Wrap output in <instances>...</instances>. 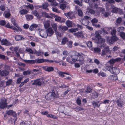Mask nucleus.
Returning a JSON list of instances; mask_svg holds the SVG:
<instances>
[{
	"label": "nucleus",
	"mask_w": 125,
	"mask_h": 125,
	"mask_svg": "<svg viewBox=\"0 0 125 125\" xmlns=\"http://www.w3.org/2000/svg\"><path fill=\"white\" fill-rule=\"evenodd\" d=\"M5 9V6L2 5L0 6V10L2 11H4Z\"/></svg>",
	"instance_id": "3c124183"
},
{
	"label": "nucleus",
	"mask_w": 125,
	"mask_h": 125,
	"mask_svg": "<svg viewBox=\"0 0 125 125\" xmlns=\"http://www.w3.org/2000/svg\"><path fill=\"white\" fill-rule=\"evenodd\" d=\"M26 18L28 21L30 20L33 18V16L31 15L27 14L25 16Z\"/></svg>",
	"instance_id": "cd10ccee"
},
{
	"label": "nucleus",
	"mask_w": 125,
	"mask_h": 125,
	"mask_svg": "<svg viewBox=\"0 0 125 125\" xmlns=\"http://www.w3.org/2000/svg\"><path fill=\"white\" fill-rule=\"evenodd\" d=\"M120 70L114 67H112L111 69L110 72L112 73L117 74L120 72Z\"/></svg>",
	"instance_id": "1a4fd4ad"
},
{
	"label": "nucleus",
	"mask_w": 125,
	"mask_h": 125,
	"mask_svg": "<svg viewBox=\"0 0 125 125\" xmlns=\"http://www.w3.org/2000/svg\"><path fill=\"white\" fill-rule=\"evenodd\" d=\"M42 14L43 16L47 18H52V17L51 16L49 15L48 13L46 12H42Z\"/></svg>",
	"instance_id": "e433bc0d"
},
{
	"label": "nucleus",
	"mask_w": 125,
	"mask_h": 125,
	"mask_svg": "<svg viewBox=\"0 0 125 125\" xmlns=\"http://www.w3.org/2000/svg\"><path fill=\"white\" fill-rule=\"evenodd\" d=\"M19 49L18 46H16V47H11L10 48V49L11 51H15L17 52L18 50Z\"/></svg>",
	"instance_id": "393cba45"
},
{
	"label": "nucleus",
	"mask_w": 125,
	"mask_h": 125,
	"mask_svg": "<svg viewBox=\"0 0 125 125\" xmlns=\"http://www.w3.org/2000/svg\"><path fill=\"white\" fill-rule=\"evenodd\" d=\"M28 12V11L26 10L22 9L20 10L19 12L21 14L24 15L27 13Z\"/></svg>",
	"instance_id": "bb28decb"
},
{
	"label": "nucleus",
	"mask_w": 125,
	"mask_h": 125,
	"mask_svg": "<svg viewBox=\"0 0 125 125\" xmlns=\"http://www.w3.org/2000/svg\"><path fill=\"white\" fill-rule=\"evenodd\" d=\"M101 50L98 48H94V51L95 52L97 53H98L100 52Z\"/></svg>",
	"instance_id": "13d9d810"
},
{
	"label": "nucleus",
	"mask_w": 125,
	"mask_h": 125,
	"mask_svg": "<svg viewBox=\"0 0 125 125\" xmlns=\"http://www.w3.org/2000/svg\"><path fill=\"white\" fill-rule=\"evenodd\" d=\"M55 94L54 92H50L46 95L45 98L46 100H50L55 97Z\"/></svg>",
	"instance_id": "39448f33"
},
{
	"label": "nucleus",
	"mask_w": 125,
	"mask_h": 125,
	"mask_svg": "<svg viewBox=\"0 0 125 125\" xmlns=\"http://www.w3.org/2000/svg\"><path fill=\"white\" fill-rule=\"evenodd\" d=\"M52 25L54 31H56L57 30V26L56 24H52Z\"/></svg>",
	"instance_id": "680f3d73"
},
{
	"label": "nucleus",
	"mask_w": 125,
	"mask_h": 125,
	"mask_svg": "<svg viewBox=\"0 0 125 125\" xmlns=\"http://www.w3.org/2000/svg\"><path fill=\"white\" fill-rule=\"evenodd\" d=\"M102 1L106 2L109 3H112L114 2L115 1L114 0H102Z\"/></svg>",
	"instance_id": "49530a36"
},
{
	"label": "nucleus",
	"mask_w": 125,
	"mask_h": 125,
	"mask_svg": "<svg viewBox=\"0 0 125 125\" xmlns=\"http://www.w3.org/2000/svg\"><path fill=\"white\" fill-rule=\"evenodd\" d=\"M67 25L69 27H71L73 26L72 22L69 21H67L66 22Z\"/></svg>",
	"instance_id": "b1692460"
},
{
	"label": "nucleus",
	"mask_w": 125,
	"mask_h": 125,
	"mask_svg": "<svg viewBox=\"0 0 125 125\" xmlns=\"http://www.w3.org/2000/svg\"><path fill=\"white\" fill-rule=\"evenodd\" d=\"M40 35L42 37L46 38L48 36V34L45 30L42 29L39 30Z\"/></svg>",
	"instance_id": "423d86ee"
},
{
	"label": "nucleus",
	"mask_w": 125,
	"mask_h": 125,
	"mask_svg": "<svg viewBox=\"0 0 125 125\" xmlns=\"http://www.w3.org/2000/svg\"><path fill=\"white\" fill-rule=\"evenodd\" d=\"M22 78V77H20L18 78L17 80V83L18 84L20 83L21 82Z\"/></svg>",
	"instance_id": "774afa93"
},
{
	"label": "nucleus",
	"mask_w": 125,
	"mask_h": 125,
	"mask_svg": "<svg viewBox=\"0 0 125 125\" xmlns=\"http://www.w3.org/2000/svg\"><path fill=\"white\" fill-rule=\"evenodd\" d=\"M1 44L2 45L9 46L11 45V43L6 39H3L1 41Z\"/></svg>",
	"instance_id": "9b49d317"
},
{
	"label": "nucleus",
	"mask_w": 125,
	"mask_h": 125,
	"mask_svg": "<svg viewBox=\"0 0 125 125\" xmlns=\"http://www.w3.org/2000/svg\"><path fill=\"white\" fill-rule=\"evenodd\" d=\"M31 13L37 17H38L39 16V14L38 12L36 10L32 11Z\"/></svg>",
	"instance_id": "72a5a7b5"
},
{
	"label": "nucleus",
	"mask_w": 125,
	"mask_h": 125,
	"mask_svg": "<svg viewBox=\"0 0 125 125\" xmlns=\"http://www.w3.org/2000/svg\"><path fill=\"white\" fill-rule=\"evenodd\" d=\"M58 29L59 31L62 33L64 31L67 30L68 29V28L67 26H62L60 25L58 26Z\"/></svg>",
	"instance_id": "0eeeda50"
},
{
	"label": "nucleus",
	"mask_w": 125,
	"mask_h": 125,
	"mask_svg": "<svg viewBox=\"0 0 125 125\" xmlns=\"http://www.w3.org/2000/svg\"><path fill=\"white\" fill-rule=\"evenodd\" d=\"M65 15L69 19H72L75 18L73 13L72 12H69L64 13Z\"/></svg>",
	"instance_id": "9d476101"
},
{
	"label": "nucleus",
	"mask_w": 125,
	"mask_h": 125,
	"mask_svg": "<svg viewBox=\"0 0 125 125\" xmlns=\"http://www.w3.org/2000/svg\"><path fill=\"white\" fill-rule=\"evenodd\" d=\"M79 29L77 28H73L69 30V31L71 32H76L78 31Z\"/></svg>",
	"instance_id": "7c9ffc66"
},
{
	"label": "nucleus",
	"mask_w": 125,
	"mask_h": 125,
	"mask_svg": "<svg viewBox=\"0 0 125 125\" xmlns=\"http://www.w3.org/2000/svg\"><path fill=\"white\" fill-rule=\"evenodd\" d=\"M8 12L6 11H5L4 12L5 13V17L6 18H8L10 16V10H8Z\"/></svg>",
	"instance_id": "a878e982"
},
{
	"label": "nucleus",
	"mask_w": 125,
	"mask_h": 125,
	"mask_svg": "<svg viewBox=\"0 0 125 125\" xmlns=\"http://www.w3.org/2000/svg\"><path fill=\"white\" fill-rule=\"evenodd\" d=\"M92 97L94 98H97L98 96V94L96 92H94L93 93L92 95Z\"/></svg>",
	"instance_id": "4d7b16f0"
},
{
	"label": "nucleus",
	"mask_w": 125,
	"mask_h": 125,
	"mask_svg": "<svg viewBox=\"0 0 125 125\" xmlns=\"http://www.w3.org/2000/svg\"><path fill=\"white\" fill-rule=\"evenodd\" d=\"M30 73L31 72L28 71H24L23 73V74L24 75L30 74Z\"/></svg>",
	"instance_id": "e2e57ef3"
},
{
	"label": "nucleus",
	"mask_w": 125,
	"mask_h": 125,
	"mask_svg": "<svg viewBox=\"0 0 125 125\" xmlns=\"http://www.w3.org/2000/svg\"><path fill=\"white\" fill-rule=\"evenodd\" d=\"M93 105L94 106L99 107L100 106V104H98L95 102L94 101L92 103Z\"/></svg>",
	"instance_id": "6e6d98bb"
},
{
	"label": "nucleus",
	"mask_w": 125,
	"mask_h": 125,
	"mask_svg": "<svg viewBox=\"0 0 125 125\" xmlns=\"http://www.w3.org/2000/svg\"><path fill=\"white\" fill-rule=\"evenodd\" d=\"M23 61L25 63L32 64L35 63V61L33 60H23Z\"/></svg>",
	"instance_id": "f704fd0d"
},
{
	"label": "nucleus",
	"mask_w": 125,
	"mask_h": 125,
	"mask_svg": "<svg viewBox=\"0 0 125 125\" xmlns=\"http://www.w3.org/2000/svg\"><path fill=\"white\" fill-rule=\"evenodd\" d=\"M92 89L90 88H87V89L84 91L86 93H89L91 92Z\"/></svg>",
	"instance_id": "864d4df0"
},
{
	"label": "nucleus",
	"mask_w": 125,
	"mask_h": 125,
	"mask_svg": "<svg viewBox=\"0 0 125 125\" xmlns=\"http://www.w3.org/2000/svg\"><path fill=\"white\" fill-rule=\"evenodd\" d=\"M33 85H36L39 86H41L42 85V83L40 79L35 80L34 82L32 83Z\"/></svg>",
	"instance_id": "4468645a"
},
{
	"label": "nucleus",
	"mask_w": 125,
	"mask_h": 125,
	"mask_svg": "<svg viewBox=\"0 0 125 125\" xmlns=\"http://www.w3.org/2000/svg\"><path fill=\"white\" fill-rule=\"evenodd\" d=\"M26 51L29 52L30 53L32 54L33 53V51L30 48H28L26 49Z\"/></svg>",
	"instance_id": "052dcab7"
},
{
	"label": "nucleus",
	"mask_w": 125,
	"mask_h": 125,
	"mask_svg": "<svg viewBox=\"0 0 125 125\" xmlns=\"http://www.w3.org/2000/svg\"><path fill=\"white\" fill-rule=\"evenodd\" d=\"M95 39L96 42L97 43L100 44V45L101 48L105 47L106 44L105 43V40L104 39L100 37Z\"/></svg>",
	"instance_id": "f03ea898"
},
{
	"label": "nucleus",
	"mask_w": 125,
	"mask_h": 125,
	"mask_svg": "<svg viewBox=\"0 0 125 125\" xmlns=\"http://www.w3.org/2000/svg\"><path fill=\"white\" fill-rule=\"evenodd\" d=\"M93 25H94L98 22V20L96 18H94L91 21Z\"/></svg>",
	"instance_id": "37998d69"
},
{
	"label": "nucleus",
	"mask_w": 125,
	"mask_h": 125,
	"mask_svg": "<svg viewBox=\"0 0 125 125\" xmlns=\"http://www.w3.org/2000/svg\"><path fill=\"white\" fill-rule=\"evenodd\" d=\"M6 24V21L5 20H1L0 21V24L4 26Z\"/></svg>",
	"instance_id": "338daca9"
},
{
	"label": "nucleus",
	"mask_w": 125,
	"mask_h": 125,
	"mask_svg": "<svg viewBox=\"0 0 125 125\" xmlns=\"http://www.w3.org/2000/svg\"><path fill=\"white\" fill-rule=\"evenodd\" d=\"M116 103L118 107L122 108L123 107L124 104L123 102L121 101L120 99H119L116 100Z\"/></svg>",
	"instance_id": "ddd939ff"
},
{
	"label": "nucleus",
	"mask_w": 125,
	"mask_h": 125,
	"mask_svg": "<svg viewBox=\"0 0 125 125\" xmlns=\"http://www.w3.org/2000/svg\"><path fill=\"white\" fill-rule=\"evenodd\" d=\"M106 66L105 68L107 70L109 71L110 72L111 69L112 67L110 66L107 65V64H105Z\"/></svg>",
	"instance_id": "69168bd1"
},
{
	"label": "nucleus",
	"mask_w": 125,
	"mask_h": 125,
	"mask_svg": "<svg viewBox=\"0 0 125 125\" xmlns=\"http://www.w3.org/2000/svg\"><path fill=\"white\" fill-rule=\"evenodd\" d=\"M124 29L125 28L124 27H121L117 28V30L118 32L121 33V32H122V31L124 30Z\"/></svg>",
	"instance_id": "a19ab883"
},
{
	"label": "nucleus",
	"mask_w": 125,
	"mask_h": 125,
	"mask_svg": "<svg viewBox=\"0 0 125 125\" xmlns=\"http://www.w3.org/2000/svg\"><path fill=\"white\" fill-rule=\"evenodd\" d=\"M47 33L49 34V36H51L54 33V32L51 28H49L47 30Z\"/></svg>",
	"instance_id": "6ab92c4d"
},
{
	"label": "nucleus",
	"mask_w": 125,
	"mask_h": 125,
	"mask_svg": "<svg viewBox=\"0 0 125 125\" xmlns=\"http://www.w3.org/2000/svg\"><path fill=\"white\" fill-rule=\"evenodd\" d=\"M68 39L66 38H63L62 42V44L64 45L68 41Z\"/></svg>",
	"instance_id": "79ce46f5"
},
{
	"label": "nucleus",
	"mask_w": 125,
	"mask_h": 125,
	"mask_svg": "<svg viewBox=\"0 0 125 125\" xmlns=\"http://www.w3.org/2000/svg\"><path fill=\"white\" fill-rule=\"evenodd\" d=\"M107 41L110 43H112L114 42L111 37H107Z\"/></svg>",
	"instance_id": "473e14b6"
},
{
	"label": "nucleus",
	"mask_w": 125,
	"mask_h": 125,
	"mask_svg": "<svg viewBox=\"0 0 125 125\" xmlns=\"http://www.w3.org/2000/svg\"><path fill=\"white\" fill-rule=\"evenodd\" d=\"M15 40L17 41L24 39V38L22 36L19 35H16L15 36Z\"/></svg>",
	"instance_id": "aec40b11"
},
{
	"label": "nucleus",
	"mask_w": 125,
	"mask_h": 125,
	"mask_svg": "<svg viewBox=\"0 0 125 125\" xmlns=\"http://www.w3.org/2000/svg\"><path fill=\"white\" fill-rule=\"evenodd\" d=\"M58 74L59 75L62 77H63L64 76V74H67L69 75V74L67 73L63 72H62L60 71L58 72Z\"/></svg>",
	"instance_id": "c756f323"
},
{
	"label": "nucleus",
	"mask_w": 125,
	"mask_h": 125,
	"mask_svg": "<svg viewBox=\"0 0 125 125\" xmlns=\"http://www.w3.org/2000/svg\"><path fill=\"white\" fill-rule=\"evenodd\" d=\"M120 36L124 40L125 39V33L124 32H121L120 34Z\"/></svg>",
	"instance_id": "c03bdc74"
},
{
	"label": "nucleus",
	"mask_w": 125,
	"mask_h": 125,
	"mask_svg": "<svg viewBox=\"0 0 125 125\" xmlns=\"http://www.w3.org/2000/svg\"><path fill=\"white\" fill-rule=\"evenodd\" d=\"M55 20L57 21H59L61 20V18L58 16H55Z\"/></svg>",
	"instance_id": "0e129e2a"
},
{
	"label": "nucleus",
	"mask_w": 125,
	"mask_h": 125,
	"mask_svg": "<svg viewBox=\"0 0 125 125\" xmlns=\"http://www.w3.org/2000/svg\"><path fill=\"white\" fill-rule=\"evenodd\" d=\"M66 7L65 4L61 3L60 4V8L62 10H64Z\"/></svg>",
	"instance_id": "c9c22d12"
},
{
	"label": "nucleus",
	"mask_w": 125,
	"mask_h": 125,
	"mask_svg": "<svg viewBox=\"0 0 125 125\" xmlns=\"http://www.w3.org/2000/svg\"><path fill=\"white\" fill-rule=\"evenodd\" d=\"M109 78L110 79L115 80L117 79V77L116 76L111 75L109 76Z\"/></svg>",
	"instance_id": "c85d7f7f"
},
{
	"label": "nucleus",
	"mask_w": 125,
	"mask_h": 125,
	"mask_svg": "<svg viewBox=\"0 0 125 125\" xmlns=\"http://www.w3.org/2000/svg\"><path fill=\"white\" fill-rule=\"evenodd\" d=\"M108 62L111 65L113 66V65L114 64L115 62V59H112L110 60Z\"/></svg>",
	"instance_id": "58836bf2"
},
{
	"label": "nucleus",
	"mask_w": 125,
	"mask_h": 125,
	"mask_svg": "<svg viewBox=\"0 0 125 125\" xmlns=\"http://www.w3.org/2000/svg\"><path fill=\"white\" fill-rule=\"evenodd\" d=\"M104 48L102 50L101 56H104L105 55H107L108 54H110L111 53V51L110 50L108 47H106V45Z\"/></svg>",
	"instance_id": "7ed1b4c3"
},
{
	"label": "nucleus",
	"mask_w": 125,
	"mask_h": 125,
	"mask_svg": "<svg viewBox=\"0 0 125 125\" xmlns=\"http://www.w3.org/2000/svg\"><path fill=\"white\" fill-rule=\"evenodd\" d=\"M37 62L38 63H42L44 62V59H38L36 60Z\"/></svg>",
	"instance_id": "a18cd8bd"
},
{
	"label": "nucleus",
	"mask_w": 125,
	"mask_h": 125,
	"mask_svg": "<svg viewBox=\"0 0 125 125\" xmlns=\"http://www.w3.org/2000/svg\"><path fill=\"white\" fill-rule=\"evenodd\" d=\"M7 101L5 98H2L0 100V108L3 109L6 107Z\"/></svg>",
	"instance_id": "20e7f679"
},
{
	"label": "nucleus",
	"mask_w": 125,
	"mask_h": 125,
	"mask_svg": "<svg viewBox=\"0 0 125 125\" xmlns=\"http://www.w3.org/2000/svg\"><path fill=\"white\" fill-rule=\"evenodd\" d=\"M47 116L48 117H52L54 119H56L57 118L56 116L51 114H48L47 115Z\"/></svg>",
	"instance_id": "de8ad7c7"
},
{
	"label": "nucleus",
	"mask_w": 125,
	"mask_h": 125,
	"mask_svg": "<svg viewBox=\"0 0 125 125\" xmlns=\"http://www.w3.org/2000/svg\"><path fill=\"white\" fill-rule=\"evenodd\" d=\"M78 15L79 16H81L83 14V12L82 10L80 9H78Z\"/></svg>",
	"instance_id": "bf43d9fd"
},
{
	"label": "nucleus",
	"mask_w": 125,
	"mask_h": 125,
	"mask_svg": "<svg viewBox=\"0 0 125 125\" xmlns=\"http://www.w3.org/2000/svg\"><path fill=\"white\" fill-rule=\"evenodd\" d=\"M9 73V72L6 70H3L1 71L0 73V75L2 76H5L7 75Z\"/></svg>",
	"instance_id": "dca6fc26"
},
{
	"label": "nucleus",
	"mask_w": 125,
	"mask_h": 125,
	"mask_svg": "<svg viewBox=\"0 0 125 125\" xmlns=\"http://www.w3.org/2000/svg\"><path fill=\"white\" fill-rule=\"evenodd\" d=\"M27 4L28 5L25 6L27 9H30L31 10L34 9V7L32 4L29 3H27Z\"/></svg>",
	"instance_id": "5701e85b"
},
{
	"label": "nucleus",
	"mask_w": 125,
	"mask_h": 125,
	"mask_svg": "<svg viewBox=\"0 0 125 125\" xmlns=\"http://www.w3.org/2000/svg\"><path fill=\"white\" fill-rule=\"evenodd\" d=\"M48 3L46 2L44 3L42 5L43 8L44 9H46V10H48V9H47V8L48 7Z\"/></svg>",
	"instance_id": "4c0bfd02"
},
{
	"label": "nucleus",
	"mask_w": 125,
	"mask_h": 125,
	"mask_svg": "<svg viewBox=\"0 0 125 125\" xmlns=\"http://www.w3.org/2000/svg\"><path fill=\"white\" fill-rule=\"evenodd\" d=\"M92 42L90 41H88L87 43V46L89 47H92Z\"/></svg>",
	"instance_id": "603ef678"
},
{
	"label": "nucleus",
	"mask_w": 125,
	"mask_h": 125,
	"mask_svg": "<svg viewBox=\"0 0 125 125\" xmlns=\"http://www.w3.org/2000/svg\"><path fill=\"white\" fill-rule=\"evenodd\" d=\"M114 42L116 41L117 40L118 38L115 35H113L111 37Z\"/></svg>",
	"instance_id": "5fc2aeb1"
},
{
	"label": "nucleus",
	"mask_w": 125,
	"mask_h": 125,
	"mask_svg": "<svg viewBox=\"0 0 125 125\" xmlns=\"http://www.w3.org/2000/svg\"><path fill=\"white\" fill-rule=\"evenodd\" d=\"M7 114L9 115H12L14 116H16V113L12 110H10L7 112Z\"/></svg>",
	"instance_id": "4be33fe9"
},
{
	"label": "nucleus",
	"mask_w": 125,
	"mask_h": 125,
	"mask_svg": "<svg viewBox=\"0 0 125 125\" xmlns=\"http://www.w3.org/2000/svg\"><path fill=\"white\" fill-rule=\"evenodd\" d=\"M82 34V32H77L73 33V35L78 37H80Z\"/></svg>",
	"instance_id": "09e8293b"
},
{
	"label": "nucleus",
	"mask_w": 125,
	"mask_h": 125,
	"mask_svg": "<svg viewBox=\"0 0 125 125\" xmlns=\"http://www.w3.org/2000/svg\"><path fill=\"white\" fill-rule=\"evenodd\" d=\"M111 7L112 8V12L116 13L118 10V8L114 7V6L112 5L111 6Z\"/></svg>",
	"instance_id": "2f4dec72"
},
{
	"label": "nucleus",
	"mask_w": 125,
	"mask_h": 125,
	"mask_svg": "<svg viewBox=\"0 0 125 125\" xmlns=\"http://www.w3.org/2000/svg\"><path fill=\"white\" fill-rule=\"evenodd\" d=\"M44 25L45 29L48 28L50 26V22L49 21H45L43 22Z\"/></svg>",
	"instance_id": "a211bd4d"
},
{
	"label": "nucleus",
	"mask_w": 125,
	"mask_h": 125,
	"mask_svg": "<svg viewBox=\"0 0 125 125\" xmlns=\"http://www.w3.org/2000/svg\"><path fill=\"white\" fill-rule=\"evenodd\" d=\"M74 2L75 3L79 5L80 6H82V3L81 2H80L79 0H74Z\"/></svg>",
	"instance_id": "8fccbe9b"
},
{
	"label": "nucleus",
	"mask_w": 125,
	"mask_h": 125,
	"mask_svg": "<svg viewBox=\"0 0 125 125\" xmlns=\"http://www.w3.org/2000/svg\"><path fill=\"white\" fill-rule=\"evenodd\" d=\"M42 68L45 71L48 72L52 71L54 70V68L52 67L44 66L42 67Z\"/></svg>",
	"instance_id": "f8f14e48"
},
{
	"label": "nucleus",
	"mask_w": 125,
	"mask_h": 125,
	"mask_svg": "<svg viewBox=\"0 0 125 125\" xmlns=\"http://www.w3.org/2000/svg\"><path fill=\"white\" fill-rule=\"evenodd\" d=\"M6 27L7 28H10L13 30H15L17 32H18V31L17 28L11 25L10 26L9 23L7 24L6 25Z\"/></svg>",
	"instance_id": "2eb2a0df"
},
{
	"label": "nucleus",
	"mask_w": 125,
	"mask_h": 125,
	"mask_svg": "<svg viewBox=\"0 0 125 125\" xmlns=\"http://www.w3.org/2000/svg\"><path fill=\"white\" fill-rule=\"evenodd\" d=\"M11 21L12 24L14 25V27L17 28L18 31H22L21 29L15 22V20L14 19L12 18L11 19Z\"/></svg>",
	"instance_id": "6e6552de"
},
{
	"label": "nucleus",
	"mask_w": 125,
	"mask_h": 125,
	"mask_svg": "<svg viewBox=\"0 0 125 125\" xmlns=\"http://www.w3.org/2000/svg\"><path fill=\"white\" fill-rule=\"evenodd\" d=\"M70 57L66 58V61L71 64L78 61L80 64L82 65L85 62L84 57L85 55L82 53H81L75 51H72L69 52Z\"/></svg>",
	"instance_id": "f257e3e1"
},
{
	"label": "nucleus",
	"mask_w": 125,
	"mask_h": 125,
	"mask_svg": "<svg viewBox=\"0 0 125 125\" xmlns=\"http://www.w3.org/2000/svg\"><path fill=\"white\" fill-rule=\"evenodd\" d=\"M122 21V19L121 18L119 17L117 20L116 23V25H117L118 24H120L121 22Z\"/></svg>",
	"instance_id": "ea45409f"
},
{
	"label": "nucleus",
	"mask_w": 125,
	"mask_h": 125,
	"mask_svg": "<svg viewBox=\"0 0 125 125\" xmlns=\"http://www.w3.org/2000/svg\"><path fill=\"white\" fill-rule=\"evenodd\" d=\"M102 31H96L95 32V39L96 38L100 37V35L102 33Z\"/></svg>",
	"instance_id": "412c9836"
},
{
	"label": "nucleus",
	"mask_w": 125,
	"mask_h": 125,
	"mask_svg": "<svg viewBox=\"0 0 125 125\" xmlns=\"http://www.w3.org/2000/svg\"><path fill=\"white\" fill-rule=\"evenodd\" d=\"M38 26L37 25L33 23L30 26L29 29L30 30L32 31L34 30V28H36Z\"/></svg>",
	"instance_id": "f3484780"
}]
</instances>
